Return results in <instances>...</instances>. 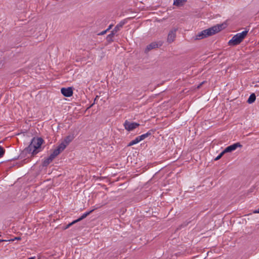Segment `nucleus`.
<instances>
[{
    "instance_id": "nucleus-5",
    "label": "nucleus",
    "mask_w": 259,
    "mask_h": 259,
    "mask_svg": "<svg viewBox=\"0 0 259 259\" xmlns=\"http://www.w3.org/2000/svg\"><path fill=\"white\" fill-rule=\"evenodd\" d=\"M65 149V146L64 145H59L56 149H55L53 152L49 156L52 159L57 157L62 151Z\"/></svg>"
},
{
    "instance_id": "nucleus-7",
    "label": "nucleus",
    "mask_w": 259,
    "mask_h": 259,
    "mask_svg": "<svg viewBox=\"0 0 259 259\" xmlns=\"http://www.w3.org/2000/svg\"><path fill=\"white\" fill-rule=\"evenodd\" d=\"M242 145L240 144V143L237 142L236 143H234L231 145H230L228 147H227L225 149L224 151L226 153L227 152H231L233 151H234L238 147H242Z\"/></svg>"
},
{
    "instance_id": "nucleus-12",
    "label": "nucleus",
    "mask_w": 259,
    "mask_h": 259,
    "mask_svg": "<svg viewBox=\"0 0 259 259\" xmlns=\"http://www.w3.org/2000/svg\"><path fill=\"white\" fill-rule=\"evenodd\" d=\"M96 208L90 210V211L86 212L85 213H83L79 218L76 220L77 221L79 222L82 220L83 219H85L87 216H88L90 213H91Z\"/></svg>"
},
{
    "instance_id": "nucleus-21",
    "label": "nucleus",
    "mask_w": 259,
    "mask_h": 259,
    "mask_svg": "<svg viewBox=\"0 0 259 259\" xmlns=\"http://www.w3.org/2000/svg\"><path fill=\"white\" fill-rule=\"evenodd\" d=\"M77 222H78L77 221V220H76L73 221V222H72L71 223H70L68 224L67 225V226H66V229H68V228H69L70 226H71L72 225L74 224L75 223H77Z\"/></svg>"
},
{
    "instance_id": "nucleus-26",
    "label": "nucleus",
    "mask_w": 259,
    "mask_h": 259,
    "mask_svg": "<svg viewBox=\"0 0 259 259\" xmlns=\"http://www.w3.org/2000/svg\"><path fill=\"white\" fill-rule=\"evenodd\" d=\"M98 97V96H96V98H95V100H94V104H95V101H96V100H97V98Z\"/></svg>"
},
{
    "instance_id": "nucleus-3",
    "label": "nucleus",
    "mask_w": 259,
    "mask_h": 259,
    "mask_svg": "<svg viewBox=\"0 0 259 259\" xmlns=\"http://www.w3.org/2000/svg\"><path fill=\"white\" fill-rule=\"evenodd\" d=\"M248 31L245 30L241 33L236 34L229 41V45L230 46H236L239 45L244 39Z\"/></svg>"
},
{
    "instance_id": "nucleus-1",
    "label": "nucleus",
    "mask_w": 259,
    "mask_h": 259,
    "mask_svg": "<svg viewBox=\"0 0 259 259\" xmlns=\"http://www.w3.org/2000/svg\"><path fill=\"white\" fill-rule=\"evenodd\" d=\"M44 140L41 138H33L30 144L24 149L21 154V156L22 157L25 155L27 158L33 157L40 151L41 146Z\"/></svg>"
},
{
    "instance_id": "nucleus-15",
    "label": "nucleus",
    "mask_w": 259,
    "mask_h": 259,
    "mask_svg": "<svg viewBox=\"0 0 259 259\" xmlns=\"http://www.w3.org/2000/svg\"><path fill=\"white\" fill-rule=\"evenodd\" d=\"M53 160L52 159V158L49 156L48 158L45 159L44 161H43V166H48Z\"/></svg>"
},
{
    "instance_id": "nucleus-10",
    "label": "nucleus",
    "mask_w": 259,
    "mask_h": 259,
    "mask_svg": "<svg viewBox=\"0 0 259 259\" xmlns=\"http://www.w3.org/2000/svg\"><path fill=\"white\" fill-rule=\"evenodd\" d=\"M177 28H174L171 30L168 34L167 41L169 43L173 42L176 36Z\"/></svg>"
},
{
    "instance_id": "nucleus-2",
    "label": "nucleus",
    "mask_w": 259,
    "mask_h": 259,
    "mask_svg": "<svg viewBox=\"0 0 259 259\" xmlns=\"http://www.w3.org/2000/svg\"><path fill=\"white\" fill-rule=\"evenodd\" d=\"M223 24H218L210 28H209L208 29L204 30L197 34V35L196 36L195 39H201L214 34L220 31L223 29Z\"/></svg>"
},
{
    "instance_id": "nucleus-13",
    "label": "nucleus",
    "mask_w": 259,
    "mask_h": 259,
    "mask_svg": "<svg viewBox=\"0 0 259 259\" xmlns=\"http://www.w3.org/2000/svg\"><path fill=\"white\" fill-rule=\"evenodd\" d=\"M255 99L256 96L255 94L254 93L251 94L247 100V103L249 104H251L255 101Z\"/></svg>"
},
{
    "instance_id": "nucleus-6",
    "label": "nucleus",
    "mask_w": 259,
    "mask_h": 259,
    "mask_svg": "<svg viewBox=\"0 0 259 259\" xmlns=\"http://www.w3.org/2000/svg\"><path fill=\"white\" fill-rule=\"evenodd\" d=\"M140 124L136 122H131L126 120L124 123L125 128L128 131H132L138 127Z\"/></svg>"
},
{
    "instance_id": "nucleus-14",
    "label": "nucleus",
    "mask_w": 259,
    "mask_h": 259,
    "mask_svg": "<svg viewBox=\"0 0 259 259\" xmlns=\"http://www.w3.org/2000/svg\"><path fill=\"white\" fill-rule=\"evenodd\" d=\"M187 0H174V5L177 6H182Z\"/></svg>"
},
{
    "instance_id": "nucleus-20",
    "label": "nucleus",
    "mask_w": 259,
    "mask_h": 259,
    "mask_svg": "<svg viewBox=\"0 0 259 259\" xmlns=\"http://www.w3.org/2000/svg\"><path fill=\"white\" fill-rule=\"evenodd\" d=\"M5 150L1 146H0V158L2 157L4 155Z\"/></svg>"
},
{
    "instance_id": "nucleus-24",
    "label": "nucleus",
    "mask_w": 259,
    "mask_h": 259,
    "mask_svg": "<svg viewBox=\"0 0 259 259\" xmlns=\"http://www.w3.org/2000/svg\"><path fill=\"white\" fill-rule=\"evenodd\" d=\"M254 213H259V208L257 210L254 211Z\"/></svg>"
},
{
    "instance_id": "nucleus-4",
    "label": "nucleus",
    "mask_w": 259,
    "mask_h": 259,
    "mask_svg": "<svg viewBox=\"0 0 259 259\" xmlns=\"http://www.w3.org/2000/svg\"><path fill=\"white\" fill-rule=\"evenodd\" d=\"M162 45V43L161 41L152 42L150 44L147 46L145 50V53H148L150 51L161 47Z\"/></svg>"
},
{
    "instance_id": "nucleus-19",
    "label": "nucleus",
    "mask_w": 259,
    "mask_h": 259,
    "mask_svg": "<svg viewBox=\"0 0 259 259\" xmlns=\"http://www.w3.org/2000/svg\"><path fill=\"white\" fill-rule=\"evenodd\" d=\"M225 153H226V152H225V151L224 150L217 157H216L214 158V160L217 161V160H218L219 159H220L223 156V155Z\"/></svg>"
},
{
    "instance_id": "nucleus-18",
    "label": "nucleus",
    "mask_w": 259,
    "mask_h": 259,
    "mask_svg": "<svg viewBox=\"0 0 259 259\" xmlns=\"http://www.w3.org/2000/svg\"><path fill=\"white\" fill-rule=\"evenodd\" d=\"M115 34V33L112 30L111 32V33L109 34V35H108V36H107V40L110 41H113L112 37L114 36Z\"/></svg>"
},
{
    "instance_id": "nucleus-16",
    "label": "nucleus",
    "mask_w": 259,
    "mask_h": 259,
    "mask_svg": "<svg viewBox=\"0 0 259 259\" xmlns=\"http://www.w3.org/2000/svg\"><path fill=\"white\" fill-rule=\"evenodd\" d=\"M140 142H141L140 139H139V137H137L135 139L131 141L128 144V146H133L135 144H136L138 143H139Z\"/></svg>"
},
{
    "instance_id": "nucleus-23",
    "label": "nucleus",
    "mask_w": 259,
    "mask_h": 259,
    "mask_svg": "<svg viewBox=\"0 0 259 259\" xmlns=\"http://www.w3.org/2000/svg\"><path fill=\"white\" fill-rule=\"evenodd\" d=\"M112 27V25H109V26L108 27V28L106 29L107 31H108V30H109Z\"/></svg>"
},
{
    "instance_id": "nucleus-17",
    "label": "nucleus",
    "mask_w": 259,
    "mask_h": 259,
    "mask_svg": "<svg viewBox=\"0 0 259 259\" xmlns=\"http://www.w3.org/2000/svg\"><path fill=\"white\" fill-rule=\"evenodd\" d=\"M151 135V133L148 132L146 134H143L140 136H138L139 139H140V141H142L147 138L149 136Z\"/></svg>"
},
{
    "instance_id": "nucleus-8",
    "label": "nucleus",
    "mask_w": 259,
    "mask_h": 259,
    "mask_svg": "<svg viewBox=\"0 0 259 259\" xmlns=\"http://www.w3.org/2000/svg\"><path fill=\"white\" fill-rule=\"evenodd\" d=\"M61 93L66 97H70L73 95V89L71 87L67 88H62L61 90Z\"/></svg>"
},
{
    "instance_id": "nucleus-9",
    "label": "nucleus",
    "mask_w": 259,
    "mask_h": 259,
    "mask_svg": "<svg viewBox=\"0 0 259 259\" xmlns=\"http://www.w3.org/2000/svg\"><path fill=\"white\" fill-rule=\"evenodd\" d=\"M75 136L73 134H70L66 136L64 139L63 142H62L60 145H64L65 146V148L66 147V146L69 145V144L73 141V140L74 139Z\"/></svg>"
},
{
    "instance_id": "nucleus-11",
    "label": "nucleus",
    "mask_w": 259,
    "mask_h": 259,
    "mask_svg": "<svg viewBox=\"0 0 259 259\" xmlns=\"http://www.w3.org/2000/svg\"><path fill=\"white\" fill-rule=\"evenodd\" d=\"M125 24V22L121 21L119 24H118L113 30V32L115 33H117L123 26Z\"/></svg>"
},
{
    "instance_id": "nucleus-22",
    "label": "nucleus",
    "mask_w": 259,
    "mask_h": 259,
    "mask_svg": "<svg viewBox=\"0 0 259 259\" xmlns=\"http://www.w3.org/2000/svg\"><path fill=\"white\" fill-rule=\"evenodd\" d=\"M107 30H105L104 31H102L101 32L99 33L98 35H104L107 32Z\"/></svg>"
},
{
    "instance_id": "nucleus-25",
    "label": "nucleus",
    "mask_w": 259,
    "mask_h": 259,
    "mask_svg": "<svg viewBox=\"0 0 259 259\" xmlns=\"http://www.w3.org/2000/svg\"><path fill=\"white\" fill-rule=\"evenodd\" d=\"M20 238L19 237H15L14 239H13V240H20Z\"/></svg>"
}]
</instances>
